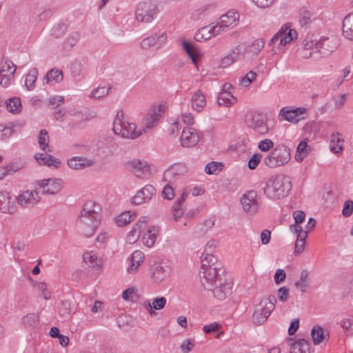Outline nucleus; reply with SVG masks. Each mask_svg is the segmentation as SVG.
Wrapping results in <instances>:
<instances>
[{
	"label": "nucleus",
	"mask_w": 353,
	"mask_h": 353,
	"mask_svg": "<svg viewBox=\"0 0 353 353\" xmlns=\"http://www.w3.org/2000/svg\"><path fill=\"white\" fill-rule=\"evenodd\" d=\"M291 189L290 177L285 174H277L268 180L263 192L271 199H280L287 196Z\"/></svg>",
	"instance_id": "f257e3e1"
},
{
	"label": "nucleus",
	"mask_w": 353,
	"mask_h": 353,
	"mask_svg": "<svg viewBox=\"0 0 353 353\" xmlns=\"http://www.w3.org/2000/svg\"><path fill=\"white\" fill-rule=\"evenodd\" d=\"M290 159V148L283 144H279L262 158V162L265 166L272 169L285 165Z\"/></svg>",
	"instance_id": "f03ea898"
},
{
	"label": "nucleus",
	"mask_w": 353,
	"mask_h": 353,
	"mask_svg": "<svg viewBox=\"0 0 353 353\" xmlns=\"http://www.w3.org/2000/svg\"><path fill=\"white\" fill-rule=\"evenodd\" d=\"M297 32L294 29H292L290 28V23L283 26L268 43V45L272 47L271 52L273 54H278L283 52L284 49H281L279 46H275L276 41L280 40V45L285 46L291 43L294 39H296L297 38Z\"/></svg>",
	"instance_id": "7ed1b4c3"
},
{
	"label": "nucleus",
	"mask_w": 353,
	"mask_h": 353,
	"mask_svg": "<svg viewBox=\"0 0 353 353\" xmlns=\"http://www.w3.org/2000/svg\"><path fill=\"white\" fill-rule=\"evenodd\" d=\"M276 301V298L274 296L261 299L259 303L254 306L252 315L253 322L258 325L263 323L274 309Z\"/></svg>",
	"instance_id": "20e7f679"
},
{
	"label": "nucleus",
	"mask_w": 353,
	"mask_h": 353,
	"mask_svg": "<svg viewBox=\"0 0 353 353\" xmlns=\"http://www.w3.org/2000/svg\"><path fill=\"white\" fill-rule=\"evenodd\" d=\"M159 10L154 3L150 1H141L135 10V19L143 23H151Z\"/></svg>",
	"instance_id": "39448f33"
},
{
	"label": "nucleus",
	"mask_w": 353,
	"mask_h": 353,
	"mask_svg": "<svg viewBox=\"0 0 353 353\" xmlns=\"http://www.w3.org/2000/svg\"><path fill=\"white\" fill-rule=\"evenodd\" d=\"M136 128L137 127L134 123H130L121 119L119 116V113L117 114L113 122V131L115 134L123 138L134 139L142 134L141 131H137Z\"/></svg>",
	"instance_id": "423d86ee"
},
{
	"label": "nucleus",
	"mask_w": 353,
	"mask_h": 353,
	"mask_svg": "<svg viewBox=\"0 0 353 353\" xmlns=\"http://www.w3.org/2000/svg\"><path fill=\"white\" fill-rule=\"evenodd\" d=\"M34 187L38 194L42 195H54L58 194L63 188V181L59 178H49L37 181Z\"/></svg>",
	"instance_id": "0eeeda50"
},
{
	"label": "nucleus",
	"mask_w": 353,
	"mask_h": 353,
	"mask_svg": "<svg viewBox=\"0 0 353 353\" xmlns=\"http://www.w3.org/2000/svg\"><path fill=\"white\" fill-rule=\"evenodd\" d=\"M223 273V270L219 269L216 266L208 267L203 270L201 276L202 286L208 290L212 289L215 285H218L219 279H225V276Z\"/></svg>",
	"instance_id": "6e6552de"
},
{
	"label": "nucleus",
	"mask_w": 353,
	"mask_h": 353,
	"mask_svg": "<svg viewBox=\"0 0 353 353\" xmlns=\"http://www.w3.org/2000/svg\"><path fill=\"white\" fill-rule=\"evenodd\" d=\"M339 41L334 35L321 37L314 46L319 52L323 56H328L339 47Z\"/></svg>",
	"instance_id": "1a4fd4ad"
},
{
	"label": "nucleus",
	"mask_w": 353,
	"mask_h": 353,
	"mask_svg": "<svg viewBox=\"0 0 353 353\" xmlns=\"http://www.w3.org/2000/svg\"><path fill=\"white\" fill-rule=\"evenodd\" d=\"M41 200V197L38 194V190H23L16 196V202L18 205L21 208H28L33 206Z\"/></svg>",
	"instance_id": "9d476101"
},
{
	"label": "nucleus",
	"mask_w": 353,
	"mask_h": 353,
	"mask_svg": "<svg viewBox=\"0 0 353 353\" xmlns=\"http://www.w3.org/2000/svg\"><path fill=\"white\" fill-rule=\"evenodd\" d=\"M100 221L101 219L94 220L91 217L79 215L77 224L81 232L85 237H90L94 234Z\"/></svg>",
	"instance_id": "9b49d317"
},
{
	"label": "nucleus",
	"mask_w": 353,
	"mask_h": 353,
	"mask_svg": "<svg viewBox=\"0 0 353 353\" xmlns=\"http://www.w3.org/2000/svg\"><path fill=\"white\" fill-rule=\"evenodd\" d=\"M256 196V192L251 190L245 193L241 198L242 208L248 214L252 215L257 212L259 205Z\"/></svg>",
	"instance_id": "f8f14e48"
},
{
	"label": "nucleus",
	"mask_w": 353,
	"mask_h": 353,
	"mask_svg": "<svg viewBox=\"0 0 353 353\" xmlns=\"http://www.w3.org/2000/svg\"><path fill=\"white\" fill-rule=\"evenodd\" d=\"M307 109L303 107L289 109L288 107L283 108L279 112V116L283 119L294 123H297L300 120L305 119L303 115L305 114Z\"/></svg>",
	"instance_id": "ddd939ff"
},
{
	"label": "nucleus",
	"mask_w": 353,
	"mask_h": 353,
	"mask_svg": "<svg viewBox=\"0 0 353 353\" xmlns=\"http://www.w3.org/2000/svg\"><path fill=\"white\" fill-rule=\"evenodd\" d=\"M156 192L154 186L151 184H147L136 193L131 199V202L133 205H136L148 203L156 194Z\"/></svg>",
	"instance_id": "4468645a"
},
{
	"label": "nucleus",
	"mask_w": 353,
	"mask_h": 353,
	"mask_svg": "<svg viewBox=\"0 0 353 353\" xmlns=\"http://www.w3.org/2000/svg\"><path fill=\"white\" fill-rule=\"evenodd\" d=\"M167 41V34L165 32L156 33L144 38L140 43V47L143 50H148L152 47L158 46L160 48Z\"/></svg>",
	"instance_id": "2eb2a0df"
},
{
	"label": "nucleus",
	"mask_w": 353,
	"mask_h": 353,
	"mask_svg": "<svg viewBox=\"0 0 353 353\" xmlns=\"http://www.w3.org/2000/svg\"><path fill=\"white\" fill-rule=\"evenodd\" d=\"M218 285H215L209 290L212 292L215 299L219 301L225 299L230 294L232 290L231 283L227 281L226 279H219Z\"/></svg>",
	"instance_id": "dca6fc26"
},
{
	"label": "nucleus",
	"mask_w": 353,
	"mask_h": 353,
	"mask_svg": "<svg viewBox=\"0 0 353 353\" xmlns=\"http://www.w3.org/2000/svg\"><path fill=\"white\" fill-rule=\"evenodd\" d=\"M102 208L100 204L97 203L94 201H88L83 205L82 210L80 212L79 215L86 216L91 217L95 220L101 219Z\"/></svg>",
	"instance_id": "f3484780"
},
{
	"label": "nucleus",
	"mask_w": 353,
	"mask_h": 353,
	"mask_svg": "<svg viewBox=\"0 0 353 353\" xmlns=\"http://www.w3.org/2000/svg\"><path fill=\"white\" fill-rule=\"evenodd\" d=\"M199 141V135L193 128H187L183 130L180 137V141L182 147H194L198 143Z\"/></svg>",
	"instance_id": "a211bd4d"
},
{
	"label": "nucleus",
	"mask_w": 353,
	"mask_h": 353,
	"mask_svg": "<svg viewBox=\"0 0 353 353\" xmlns=\"http://www.w3.org/2000/svg\"><path fill=\"white\" fill-rule=\"evenodd\" d=\"M17 210V205L8 192H0V212L12 214Z\"/></svg>",
	"instance_id": "6ab92c4d"
},
{
	"label": "nucleus",
	"mask_w": 353,
	"mask_h": 353,
	"mask_svg": "<svg viewBox=\"0 0 353 353\" xmlns=\"http://www.w3.org/2000/svg\"><path fill=\"white\" fill-rule=\"evenodd\" d=\"M265 43V39L262 38H258L254 40L244 48V57L248 59H254L256 57L264 48Z\"/></svg>",
	"instance_id": "aec40b11"
},
{
	"label": "nucleus",
	"mask_w": 353,
	"mask_h": 353,
	"mask_svg": "<svg viewBox=\"0 0 353 353\" xmlns=\"http://www.w3.org/2000/svg\"><path fill=\"white\" fill-rule=\"evenodd\" d=\"M15 70L12 62H5L0 70V85L3 87L8 86L10 79L13 78Z\"/></svg>",
	"instance_id": "412c9836"
},
{
	"label": "nucleus",
	"mask_w": 353,
	"mask_h": 353,
	"mask_svg": "<svg viewBox=\"0 0 353 353\" xmlns=\"http://www.w3.org/2000/svg\"><path fill=\"white\" fill-rule=\"evenodd\" d=\"M94 159H88L83 157H73L68 161V165L73 170H83L94 165Z\"/></svg>",
	"instance_id": "4be33fe9"
},
{
	"label": "nucleus",
	"mask_w": 353,
	"mask_h": 353,
	"mask_svg": "<svg viewBox=\"0 0 353 353\" xmlns=\"http://www.w3.org/2000/svg\"><path fill=\"white\" fill-rule=\"evenodd\" d=\"M148 223V217L141 216L138 222L134 225L132 229L128 232L126 240L130 244H133L139 239L141 231L145 225Z\"/></svg>",
	"instance_id": "5701e85b"
},
{
	"label": "nucleus",
	"mask_w": 353,
	"mask_h": 353,
	"mask_svg": "<svg viewBox=\"0 0 353 353\" xmlns=\"http://www.w3.org/2000/svg\"><path fill=\"white\" fill-rule=\"evenodd\" d=\"M170 272L171 268L168 265L164 263H159L154 267L152 279L156 283H161L168 278Z\"/></svg>",
	"instance_id": "b1692460"
},
{
	"label": "nucleus",
	"mask_w": 353,
	"mask_h": 353,
	"mask_svg": "<svg viewBox=\"0 0 353 353\" xmlns=\"http://www.w3.org/2000/svg\"><path fill=\"white\" fill-rule=\"evenodd\" d=\"M144 259L145 255L141 251L135 250L133 252L130 258V263L127 268L128 272L131 274L137 273Z\"/></svg>",
	"instance_id": "393cba45"
},
{
	"label": "nucleus",
	"mask_w": 353,
	"mask_h": 353,
	"mask_svg": "<svg viewBox=\"0 0 353 353\" xmlns=\"http://www.w3.org/2000/svg\"><path fill=\"white\" fill-rule=\"evenodd\" d=\"M311 336L314 345H317L324 341H327L330 338L329 332L321 326L316 325L311 330Z\"/></svg>",
	"instance_id": "a878e982"
},
{
	"label": "nucleus",
	"mask_w": 353,
	"mask_h": 353,
	"mask_svg": "<svg viewBox=\"0 0 353 353\" xmlns=\"http://www.w3.org/2000/svg\"><path fill=\"white\" fill-rule=\"evenodd\" d=\"M167 303V300L165 297H156L153 299L152 302L150 303L149 301H144L142 305L147 310L150 315L155 314L154 310H160L164 308Z\"/></svg>",
	"instance_id": "bb28decb"
},
{
	"label": "nucleus",
	"mask_w": 353,
	"mask_h": 353,
	"mask_svg": "<svg viewBox=\"0 0 353 353\" xmlns=\"http://www.w3.org/2000/svg\"><path fill=\"white\" fill-rule=\"evenodd\" d=\"M34 158L39 164L47 165L48 167L57 168L61 165V161L59 159H57L50 154H48L47 153H37L34 155Z\"/></svg>",
	"instance_id": "cd10ccee"
},
{
	"label": "nucleus",
	"mask_w": 353,
	"mask_h": 353,
	"mask_svg": "<svg viewBox=\"0 0 353 353\" xmlns=\"http://www.w3.org/2000/svg\"><path fill=\"white\" fill-rule=\"evenodd\" d=\"M295 288L301 293H305L310 288V273L306 269L302 270L300 277L294 283Z\"/></svg>",
	"instance_id": "c85d7f7f"
},
{
	"label": "nucleus",
	"mask_w": 353,
	"mask_h": 353,
	"mask_svg": "<svg viewBox=\"0 0 353 353\" xmlns=\"http://www.w3.org/2000/svg\"><path fill=\"white\" fill-rule=\"evenodd\" d=\"M159 228L157 226H152L149 228L147 232L143 235L142 241L145 245L151 248L154 245L159 235Z\"/></svg>",
	"instance_id": "c756f323"
},
{
	"label": "nucleus",
	"mask_w": 353,
	"mask_h": 353,
	"mask_svg": "<svg viewBox=\"0 0 353 353\" xmlns=\"http://www.w3.org/2000/svg\"><path fill=\"white\" fill-rule=\"evenodd\" d=\"M310 345L305 339H299L292 345L290 353H310Z\"/></svg>",
	"instance_id": "7c9ffc66"
},
{
	"label": "nucleus",
	"mask_w": 353,
	"mask_h": 353,
	"mask_svg": "<svg viewBox=\"0 0 353 353\" xmlns=\"http://www.w3.org/2000/svg\"><path fill=\"white\" fill-rule=\"evenodd\" d=\"M191 103L192 108L197 112L201 111L205 106V97L200 90H198L194 92L192 97Z\"/></svg>",
	"instance_id": "2f4dec72"
},
{
	"label": "nucleus",
	"mask_w": 353,
	"mask_h": 353,
	"mask_svg": "<svg viewBox=\"0 0 353 353\" xmlns=\"http://www.w3.org/2000/svg\"><path fill=\"white\" fill-rule=\"evenodd\" d=\"M343 34L346 39L353 41V12L347 14L343 19Z\"/></svg>",
	"instance_id": "473e14b6"
},
{
	"label": "nucleus",
	"mask_w": 353,
	"mask_h": 353,
	"mask_svg": "<svg viewBox=\"0 0 353 353\" xmlns=\"http://www.w3.org/2000/svg\"><path fill=\"white\" fill-rule=\"evenodd\" d=\"M181 46L185 50L186 54L190 57L193 63L196 64L201 54L198 49L191 43L183 40L181 41Z\"/></svg>",
	"instance_id": "72a5a7b5"
},
{
	"label": "nucleus",
	"mask_w": 353,
	"mask_h": 353,
	"mask_svg": "<svg viewBox=\"0 0 353 353\" xmlns=\"http://www.w3.org/2000/svg\"><path fill=\"white\" fill-rule=\"evenodd\" d=\"M315 19L314 14L305 8L299 11V24L301 27H307Z\"/></svg>",
	"instance_id": "f704fd0d"
},
{
	"label": "nucleus",
	"mask_w": 353,
	"mask_h": 353,
	"mask_svg": "<svg viewBox=\"0 0 353 353\" xmlns=\"http://www.w3.org/2000/svg\"><path fill=\"white\" fill-rule=\"evenodd\" d=\"M83 261L89 266L100 268L102 266V260L93 252H85L83 255Z\"/></svg>",
	"instance_id": "c9c22d12"
},
{
	"label": "nucleus",
	"mask_w": 353,
	"mask_h": 353,
	"mask_svg": "<svg viewBox=\"0 0 353 353\" xmlns=\"http://www.w3.org/2000/svg\"><path fill=\"white\" fill-rule=\"evenodd\" d=\"M239 14L233 10L228 11L220 17V22L225 25L228 28L236 25L239 19Z\"/></svg>",
	"instance_id": "e433bc0d"
},
{
	"label": "nucleus",
	"mask_w": 353,
	"mask_h": 353,
	"mask_svg": "<svg viewBox=\"0 0 353 353\" xmlns=\"http://www.w3.org/2000/svg\"><path fill=\"white\" fill-rule=\"evenodd\" d=\"M241 50L239 46L236 47L232 51L221 60V66L228 67L234 61H237L241 56Z\"/></svg>",
	"instance_id": "4c0bfd02"
},
{
	"label": "nucleus",
	"mask_w": 353,
	"mask_h": 353,
	"mask_svg": "<svg viewBox=\"0 0 353 353\" xmlns=\"http://www.w3.org/2000/svg\"><path fill=\"white\" fill-rule=\"evenodd\" d=\"M160 108L158 110H154L150 114L147 115L144 119V131L145 129H152L159 121L161 114L159 113Z\"/></svg>",
	"instance_id": "58836bf2"
},
{
	"label": "nucleus",
	"mask_w": 353,
	"mask_h": 353,
	"mask_svg": "<svg viewBox=\"0 0 353 353\" xmlns=\"http://www.w3.org/2000/svg\"><path fill=\"white\" fill-rule=\"evenodd\" d=\"M214 37L210 26H205L199 30L194 34V39L196 41H205Z\"/></svg>",
	"instance_id": "ea45409f"
},
{
	"label": "nucleus",
	"mask_w": 353,
	"mask_h": 353,
	"mask_svg": "<svg viewBox=\"0 0 353 353\" xmlns=\"http://www.w3.org/2000/svg\"><path fill=\"white\" fill-rule=\"evenodd\" d=\"M38 143L41 150L45 153L51 152L52 150L49 146V136L48 131L41 130L38 137Z\"/></svg>",
	"instance_id": "a19ab883"
},
{
	"label": "nucleus",
	"mask_w": 353,
	"mask_h": 353,
	"mask_svg": "<svg viewBox=\"0 0 353 353\" xmlns=\"http://www.w3.org/2000/svg\"><path fill=\"white\" fill-rule=\"evenodd\" d=\"M180 170L181 168L179 165H173L169 168L163 173V181L168 182V183H172L176 179Z\"/></svg>",
	"instance_id": "79ce46f5"
},
{
	"label": "nucleus",
	"mask_w": 353,
	"mask_h": 353,
	"mask_svg": "<svg viewBox=\"0 0 353 353\" xmlns=\"http://www.w3.org/2000/svg\"><path fill=\"white\" fill-rule=\"evenodd\" d=\"M249 126L260 134H266L269 132L267 123L261 119L253 120Z\"/></svg>",
	"instance_id": "37998d69"
},
{
	"label": "nucleus",
	"mask_w": 353,
	"mask_h": 353,
	"mask_svg": "<svg viewBox=\"0 0 353 353\" xmlns=\"http://www.w3.org/2000/svg\"><path fill=\"white\" fill-rule=\"evenodd\" d=\"M236 101V98L231 93L221 92L218 97L217 103L219 105L229 107Z\"/></svg>",
	"instance_id": "c03bdc74"
},
{
	"label": "nucleus",
	"mask_w": 353,
	"mask_h": 353,
	"mask_svg": "<svg viewBox=\"0 0 353 353\" xmlns=\"http://www.w3.org/2000/svg\"><path fill=\"white\" fill-rule=\"evenodd\" d=\"M63 80V73L59 70H51L48 72L43 77V81L46 83L53 81L55 83H59Z\"/></svg>",
	"instance_id": "a18cd8bd"
},
{
	"label": "nucleus",
	"mask_w": 353,
	"mask_h": 353,
	"mask_svg": "<svg viewBox=\"0 0 353 353\" xmlns=\"http://www.w3.org/2000/svg\"><path fill=\"white\" fill-rule=\"evenodd\" d=\"M38 70L36 68L31 69L26 75V86L28 90H31L35 86V82L37 79Z\"/></svg>",
	"instance_id": "49530a36"
},
{
	"label": "nucleus",
	"mask_w": 353,
	"mask_h": 353,
	"mask_svg": "<svg viewBox=\"0 0 353 353\" xmlns=\"http://www.w3.org/2000/svg\"><path fill=\"white\" fill-rule=\"evenodd\" d=\"M216 258L212 253H203L201 256V268L203 270L208 267H214Z\"/></svg>",
	"instance_id": "de8ad7c7"
},
{
	"label": "nucleus",
	"mask_w": 353,
	"mask_h": 353,
	"mask_svg": "<svg viewBox=\"0 0 353 353\" xmlns=\"http://www.w3.org/2000/svg\"><path fill=\"white\" fill-rule=\"evenodd\" d=\"M307 141L303 140L301 141L297 147L296 153L295 154V159L298 161H302L308 154L307 152Z\"/></svg>",
	"instance_id": "09e8293b"
},
{
	"label": "nucleus",
	"mask_w": 353,
	"mask_h": 353,
	"mask_svg": "<svg viewBox=\"0 0 353 353\" xmlns=\"http://www.w3.org/2000/svg\"><path fill=\"white\" fill-rule=\"evenodd\" d=\"M134 219V214H131L130 212H125L119 214L116 218V223L118 226H124L130 223Z\"/></svg>",
	"instance_id": "8fccbe9b"
},
{
	"label": "nucleus",
	"mask_w": 353,
	"mask_h": 353,
	"mask_svg": "<svg viewBox=\"0 0 353 353\" xmlns=\"http://www.w3.org/2000/svg\"><path fill=\"white\" fill-rule=\"evenodd\" d=\"M7 110L12 113L19 112L21 108V101L19 98H12L6 102Z\"/></svg>",
	"instance_id": "3c124183"
},
{
	"label": "nucleus",
	"mask_w": 353,
	"mask_h": 353,
	"mask_svg": "<svg viewBox=\"0 0 353 353\" xmlns=\"http://www.w3.org/2000/svg\"><path fill=\"white\" fill-rule=\"evenodd\" d=\"M307 237V234H303V236L301 235H298L296 236V241L295 243V249H294V254L295 255H299L301 254L304 249L306 242V238Z\"/></svg>",
	"instance_id": "603ef678"
},
{
	"label": "nucleus",
	"mask_w": 353,
	"mask_h": 353,
	"mask_svg": "<svg viewBox=\"0 0 353 353\" xmlns=\"http://www.w3.org/2000/svg\"><path fill=\"white\" fill-rule=\"evenodd\" d=\"M23 167V165L22 163H11L8 165L6 168V171L0 173V179H3V176L6 174H11L20 170Z\"/></svg>",
	"instance_id": "864d4df0"
},
{
	"label": "nucleus",
	"mask_w": 353,
	"mask_h": 353,
	"mask_svg": "<svg viewBox=\"0 0 353 353\" xmlns=\"http://www.w3.org/2000/svg\"><path fill=\"white\" fill-rule=\"evenodd\" d=\"M130 165L133 168V170H137L138 172L148 171L150 169V166L146 162L139 160H133L131 161Z\"/></svg>",
	"instance_id": "5fc2aeb1"
},
{
	"label": "nucleus",
	"mask_w": 353,
	"mask_h": 353,
	"mask_svg": "<svg viewBox=\"0 0 353 353\" xmlns=\"http://www.w3.org/2000/svg\"><path fill=\"white\" fill-rule=\"evenodd\" d=\"M109 88L105 87H99L91 92L90 97L93 99H99L106 96L109 92Z\"/></svg>",
	"instance_id": "6e6d98bb"
},
{
	"label": "nucleus",
	"mask_w": 353,
	"mask_h": 353,
	"mask_svg": "<svg viewBox=\"0 0 353 353\" xmlns=\"http://www.w3.org/2000/svg\"><path fill=\"white\" fill-rule=\"evenodd\" d=\"M256 73L254 71L248 72L246 75L241 79L240 84L248 87L256 79Z\"/></svg>",
	"instance_id": "4d7b16f0"
},
{
	"label": "nucleus",
	"mask_w": 353,
	"mask_h": 353,
	"mask_svg": "<svg viewBox=\"0 0 353 353\" xmlns=\"http://www.w3.org/2000/svg\"><path fill=\"white\" fill-rule=\"evenodd\" d=\"M66 26L64 23H59L52 28L51 34L55 38H59L64 34Z\"/></svg>",
	"instance_id": "13d9d810"
},
{
	"label": "nucleus",
	"mask_w": 353,
	"mask_h": 353,
	"mask_svg": "<svg viewBox=\"0 0 353 353\" xmlns=\"http://www.w3.org/2000/svg\"><path fill=\"white\" fill-rule=\"evenodd\" d=\"M39 321V316L34 313H30L25 316L22 322L26 325L32 326Z\"/></svg>",
	"instance_id": "bf43d9fd"
},
{
	"label": "nucleus",
	"mask_w": 353,
	"mask_h": 353,
	"mask_svg": "<svg viewBox=\"0 0 353 353\" xmlns=\"http://www.w3.org/2000/svg\"><path fill=\"white\" fill-rule=\"evenodd\" d=\"M175 195L173 187L171 183H168L163 188L162 191V196L165 199L172 200Z\"/></svg>",
	"instance_id": "052dcab7"
},
{
	"label": "nucleus",
	"mask_w": 353,
	"mask_h": 353,
	"mask_svg": "<svg viewBox=\"0 0 353 353\" xmlns=\"http://www.w3.org/2000/svg\"><path fill=\"white\" fill-rule=\"evenodd\" d=\"M274 143L271 139H265L259 141L258 148L261 152H268L272 149Z\"/></svg>",
	"instance_id": "680f3d73"
},
{
	"label": "nucleus",
	"mask_w": 353,
	"mask_h": 353,
	"mask_svg": "<svg viewBox=\"0 0 353 353\" xmlns=\"http://www.w3.org/2000/svg\"><path fill=\"white\" fill-rule=\"evenodd\" d=\"M212 32H213L214 37L218 36L223 32H227L229 28L221 22L217 23L216 25L211 26Z\"/></svg>",
	"instance_id": "e2e57ef3"
},
{
	"label": "nucleus",
	"mask_w": 353,
	"mask_h": 353,
	"mask_svg": "<svg viewBox=\"0 0 353 353\" xmlns=\"http://www.w3.org/2000/svg\"><path fill=\"white\" fill-rule=\"evenodd\" d=\"M59 309V313L61 316L69 314L71 312V303L70 301H61Z\"/></svg>",
	"instance_id": "0e129e2a"
},
{
	"label": "nucleus",
	"mask_w": 353,
	"mask_h": 353,
	"mask_svg": "<svg viewBox=\"0 0 353 353\" xmlns=\"http://www.w3.org/2000/svg\"><path fill=\"white\" fill-rule=\"evenodd\" d=\"M353 213V201L347 200L345 201L342 210V214L345 217L350 216Z\"/></svg>",
	"instance_id": "69168bd1"
},
{
	"label": "nucleus",
	"mask_w": 353,
	"mask_h": 353,
	"mask_svg": "<svg viewBox=\"0 0 353 353\" xmlns=\"http://www.w3.org/2000/svg\"><path fill=\"white\" fill-rule=\"evenodd\" d=\"M194 346V343L193 341L191 339H187L182 342L180 347L183 353H189L192 351Z\"/></svg>",
	"instance_id": "338daca9"
},
{
	"label": "nucleus",
	"mask_w": 353,
	"mask_h": 353,
	"mask_svg": "<svg viewBox=\"0 0 353 353\" xmlns=\"http://www.w3.org/2000/svg\"><path fill=\"white\" fill-rule=\"evenodd\" d=\"M341 326L347 331L350 334L353 333V319H343L340 323Z\"/></svg>",
	"instance_id": "774afa93"
}]
</instances>
